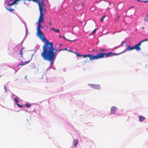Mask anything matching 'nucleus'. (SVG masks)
Returning <instances> with one entry per match:
<instances>
[{"label": "nucleus", "instance_id": "nucleus-1", "mask_svg": "<svg viewBox=\"0 0 148 148\" xmlns=\"http://www.w3.org/2000/svg\"><path fill=\"white\" fill-rule=\"evenodd\" d=\"M42 50L41 54L42 57L45 60L50 62L51 65L53 64V61L56 58V51H64L63 49H55L53 47V42H49L48 40H46L43 45Z\"/></svg>", "mask_w": 148, "mask_h": 148}, {"label": "nucleus", "instance_id": "nucleus-2", "mask_svg": "<svg viewBox=\"0 0 148 148\" xmlns=\"http://www.w3.org/2000/svg\"><path fill=\"white\" fill-rule=\"evenodd\" d=\"M76 55L78 57H83L85 58L88 57L90 60H97L99 59L102 58H104L108 57L109 56L114 55L115 54H113L112 52H110L107 53L101 52L97 53L95 56L88 54V55H81L78 53H76Z\"/></svg>", "mask_w": 148, "mask_h": 148}, {"label": "nucleus", "instance_id": "nucleus-3", "mask_svg": "<svg viewBox=\"0 0 148 148\" xmlns=\"http://www.w3.org/2000/svg\"><path fill=\"white\" fill-rule=\"evenodd\" d=\"M38 26L37 27V33L36 35L39 38L43 41H46L47 40L44 36V34L42 32L40 28H43L42 26L40 23H38Z\"/></svg>", "mask_w": 148, "mask_h": 148}, {"label": "nucleus", "instance_id": "nucleus-4", "mask_svg": "<svg viewBox=\"0 0 148 148\" xmlns=\"http://www.w3.org/2000/svg\"><path fill=\"white\" fill-rule=\"evenodd\" d=\"M39 10L40 11V15L39 18L38 19V23H44V13L46 12V10L45 8H40Z\"/></svg>", "mask_w": 148, "mask_h": 148}, {"label": "nucleus", "instance_id": "nucleus-5", "mask_svg": "<svg viewBox=\"0 0 148 148\" xmlns=\"http://www.w3.org/2000/svg\"><path fill=\"white\" fill-rule=\"evenodd\" d=\"M146 41H148V39H144L140 41L137 44L134 45L133 46L134 49H136L137 51L141 50V49L140 46L141 45V43L143 42Z\"/></svg>", "mask_w": 148, "mask_h": 148}, {"label": "nucleus", "instance_id": "nucleus-6", "mask_svg": "<svg viewBox=\"0 0 148 148\" xmlns=\"http://www.w3.org/2000/svg\"><path fill=\"white\" fill-rule=\"evenodd\" d=\"M88 85L90 87L94 89L99 90L101 89L100 86L98 84H88Z\"/></svg>", "mask_w": 148, "mask_h": 148}, {"label": "nucleus", "instance_id": "nucleus-7", "mask_svg": "<svg viewBox=\"0 0 148 148\" xmlns=\"http://www.w3.org/2000/svg\"><path fill=\"white\" fill-rule=\"evenodd\" d=\"M33 1L36 3L39 6V10H40V8H45L44 6H45V5L42 3V4H41L40 3V1L38 0H29V1Z\"/></svg>", "mask_w": 148, "mask_h": 148}, {"label": "nucleus", "instance_id": "nucleus-8", "mask_svg": "<svg viewBox=\"0 0 148 148\" xmlns=\"http://www.w3.org/2000/svg\"><path fill=\"white\" fill-rule=\"evenodd\" d=\"M31 60H29L28 61H25V62H23L22 63L18 64L17 66H23L27 64L28 63H29L31 61Z\"/></svg>", "mask_w": 148, "mask_h": 148}, {"label": "nucleus", "instance_id": "nucleus-9", "mask_svg": "<svg viewBox=\"0 0 148 148\" xmlns=\"http://www.w3.org/2000/svg\"><path fill=\"white\" fill-rule=\"evenodd\" d=\"M133 49H134L133 46L132 47H131L130 46H128L127 47L126 49L124 50V51L123 52H125L127 51L132 50Z\"/></svg>", "mask_w": 148, "mask_h": 148}, {"label": "nucleus", "instance_id": "nucleus-10", "mask_svg": "<svg viewBox=\"0 0 148 148\" xmlns=\"http://www.w3.org/2000/svg\"><path fill=\"white\" fill-rule=\"evenodd\" d=\"M14 100L15 101L16 105L19 107L20 108H22L23 107V105H20L18 103V99L16 98H14Z\"/></svg>", "mask_w": 148, "mask_h": 148}, {"label": "nucleus", "instance_id": "nucleus-11", "mask_svg": "<svg viewBox=\"0 0 148 148\" xmlns=\"http://www.w3.org/2000/svg\"><path fill=\"white\" fill-rule=\"evenodd\" d=\"M116 110V108L114 107H113L111 108V113L112 114H114L115 113Z\"/></svg>", "mask_w": 148, "mask_h": 148}, {"label": "nucleus", "instance_id": "nucleus-12", "mask_svg": "<svg viewBox=\"0 0 148 148\" xmlns=\"http://www.w3.org/2000/svg\"><path fill=\"white\" fill-rule=\"evenodd\" d=\"M139 121L140 122L143 121L145 119V118L142 116H140L138 117Z\"/></svg>", "mask_w": 148, "mask_h": 148}, {"label": "nucleus", "instance_id": "nucleus-13", "mask_svg": "<svg viewBox=\"0 0 148 148\" xmlns=\"http://www.w3.org/2000/svg\"><path fill=\"white\" fill-rule=\"evenodd\" d=\"M78 141L77 139H74L73 141V144L74 147H75L78 143Z\"/></svg>", "mask_w": 148, "mask_h": 148}, {"label": "nucleus", "instance_id": "nucleus-14", "mask_svg": "<svg viewBox=\"0 0 148 148\" xmlns=\"http://www.w3.org/2000/svg\"><path fill=\"white\" fill-rule=\"evenodd\" d=\"M51 30H53L55 32L58 33H60V30L59 29H54L53 28H51L50 29Z\"/></svg>", "mask_w": 148, "mask_h": 148}, {"label": "nucleus", "instance_id": "nucleus-15", "mask_svg": "<svg viewBox=\"0 0 148 148\" xmlns=\"http://www.w3.org/2000/svg\"><path fill=\"white\" fill-rule=\"evenodd\" d=\"M144 21L145 22H148V14L145 16L144 18Z\"/></svg>", "mask_w": 148, "mask_h": 148}, {"label": "nucleus", "instance_id": "nucleus-16", "mask_svg": "<svg viewBox=\"0 0 148 148\" xmlns=\"http://www.w3.org/2000/svg\"><path fill=\"white\" fill-rule=\"evenodd\" d=\"M6 9L8 10L10 12H12L13 11H14V9H12L11 8H6Z\"/></svg>", "mask_w": 148, "mask_h": 148}, {"label": "nucleus", "instance_id": "nucleus-17", "mask_svg": "<svg viewBox=\"0 0 148 148\" xmlns=\"http://www.w3.org/2000/svg\"><path fill=\"white\" fill-rule=\"evenodd\" d=\"M23 47H22L20 51V54L22 56V55L23 54Z\"/></svg>", "mask_w": 148, "mask_h": 148}, {"label": "nucleus", "instance_id": "nucleus-18", "mask_svg": "<svg viewBox=\"0 0 148 148\" xmlns=\"http://www.w3.org/2000/svg\"><path fill=\"white\" fill-rule=\"evenodd\" d=\"M106 16H103L100 19V21L102 22H103V19Z\"/></svg>", "mask_w": 148, "mask_h": 148}, {"label": "nucleus", "instance_id": "nucleus-19", "mask_svg": "<svg viewBox=\"0 0 148 148\" xmlns=\"http://www.w3.org/2000/svg\"><path fill=\"white\" fill-rule=\"evenodd\" d=\"M96 30H97V29H94L93 30V31H92V32L91 33V34H90V35H92L93 34H95V32H96Z\"/></svg>", "mask_w": 148, "mask_h": 148}, {"label": "nucleus", "instance_id": "nucleus-20", "mask_svg": "<svg viewBox=\"0 0 148 148\" xmlns=\"http://www.w3.org/2000/svg\"><path fill=\"white\" fill-rule=\"evenodd\" d=\"M25 106L28 107H30L31 106V105L29 103H26L25 104Z\"/></svg>", "mask_w": 148, "mask_h": 148}, {"label": "nucleus", "instance_id": "nucleus-21", "mask_svg": "<svg viewBox=\"0 0 148 148\" xmlns=\"http://www.w3.org/2000/svg\"><path fill=\"white\" fill-rule=\"evenodd\" d=\"M13 0H10L8 2V6H11L12 5H8V4L9 3V4H10V3H10V2L12 1Z\"/></svg>", "mask_w": 148, "mask_h": 148}, {"label": "nucleus", "instance_id": "nucleus-22", "mask_svg": "<svg viewBox=\"0 0 148 148\" xmlns=\"http://www.w3.org/2000/svg\"><path fill=\"white\" fill-rule=\"evenodd\" d=\"M67 40H68V41H70L71 42H74L76 40H68V39H67Z\"/></svg>", "mask_w": 148, "mask_h": 148}, {"label": "nucleus", "instance_id": "nucleus-23", "mask_svg": "<svg viewBox=\"0 0 148 148\" xmlns=\"http://www.w3.org/2000/svg\"><path fill=\"white\" fill-rule=\"evenodd\" d=\"M99 51H106V50L105 49H100Z\"/></svg>", "mask_w": 148, "mask_h": 148}, {"label": "nucleus", "instance_id": "nucleus-24", "mask_svg": "<svg viewBox=\"0 0 148 148\" xmlns=\"http://www.w3.org/2000/svg\"><path fill=\"white\" fill-rule=\"evenodd\" d=\"M49 25L50 26H51V25H52V24L51 23V22H50V23H49Z\"/></svg>", "mask_w": 148, "mask_h": 148}, {"label": "nucleus", "instance_id": "nucleus-25", "mask_svg": "<svg viewBox=\"0 0 148 148\" xmlns=\"http://www.w3.org/2000/svg\"><path fill=\"white\" fill-rule=\"evenodd\" d=\"M89 61L87 59H86V62H85V63H87V62H88Z\"/></svg>", "mask_w": 148, "mask_h": 148}, {"label": "nucleus", "instance_id": "nucleus-26", "mask_svg": "<svg viewBox=\"0 0 148 148\" xmlns=\"http://www.w3.org/2000/svg\"><path fill=\"white\" fill-rule=\"evenodd\" d=\"M63 50H64V51L66 50H67V48H65V49H63Z\"/></svg>", "mask_w": 148, "mask_h": 148}, {"label": "nucleus", "instance_id": "nucleus-27", "mask_svg": "<svg viewBox=\"0 0 148 148\" xmlns=\"http://www.w3.org/2000/svg\"><path fill=\"white\" fill-rule=\"evenodd\" d=\"M62 44H60V45H59V47H61V46H62Z\"/></svg>", "mask_w": 148, "mask_h": 148}, {"label": "nucleus", "instance_id": "nucleus-28", "mask_svg": "<svg viewBox=\"0 0 148 148\" xmlns=\"http://www.w3.org/2000/svg\"><path fill=\"white\" fill-rule=\"evenodd\" d=\"M59 37L60 38H61V37H62V36H61L60 35H59Z\"/></svg>", "mask_w": 148, "mask_h": 148}, {"label": "nucleus", "instance_id": "nucleus-29", "mask_svg": "<svg viewBox=\"0 0 148 148\" xmlns=\"http://www.w3.org/2000/svg\"><path fill=\"white\" fill-rule=\"evenodd\" d=\"M4 89L6 90V87L5 86H4Z\"/></svg>", "mask_w": 148, "mask_h": 148}, {"label": "nucleus", "instance_id": "nucleus-30", "mask_svg": "<svg viewBox=\"0 0 148 148\" xmlns=\"http://www.w3.org/2000/svg\"><path fill=\"white\" fill-rule=\"evenodd\" d=\"M147 1H145V3H147Z\"/></svg>", "mask_w": 148, "mask_h": 148}, {"label": "nucleus", "instance_id": "nucleus-31", "mask_svg": "<svg viewBox=\"0 0 148 148\" xmlns=\"http://www.w3.org/2000/svg\"><path fill=\"white\" fill-rule=\"evenodd\" d=\"M138 2H139L140 1V0H137Z\"/></svg>", "mask_w": 148, "mask_h": 148}, {"label": "nucleus", "instance_id": "nucleus-32", "mask_svg": "<svg viewBox=\"0 0 148 148\" xmlns=\"http://www.w3.org/2000/svg\"><path fill=\"white\" fill-rule=\"evenodd\" d=\"M142 29H144V27H142Z\"/></svg>", "mask_w": 148, "mask_h": 148}, {"label": "nucleus", "instance_id": "nucleus-33", "mask_svg": "<svg viewBox=\"0 0 148 148\" xmlns=\"http://www.w3.org/2000/svg\"><path fill=\"white\" fill-rule=\"evenodd\" d=\"M119 16H118V18H119Z\"/></svg>", "mask_w": 148, "mask_h": 148}, {"label": "nucleus", "instance_id": "nucleus-34", "mask_svg": "<svg viewBox=\"0 0 148 148\" xmlns=\"http://www.w3.org/2000/svg\"><path fill=\"white\" fill-rule=\"evenodd\" d=\"M63 38H64V39H66L65 38V37H63Z\"/></svg>", "mask_w": 148, "mask_h": 148}, {"label": "nucleus", "instance_id": "nucleus-35", "mask_svg": "<svg viewBox=\"0 0 148 148\" xmlns=\"http://www.w3.org/2000/svg\"><path fill=\"white\" fill-rule=\"evenodd\" d=\"M5 92H7V91H6V90H5Z\"/></svg>", "mask_w": 148, "mask_h": 148}]
</instances>
